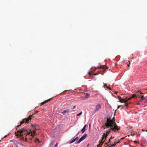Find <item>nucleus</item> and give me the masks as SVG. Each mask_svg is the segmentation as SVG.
<instances>
[{"mask_svg":"<svg viewBox=\"0 0 147 147\" xmlns=\"http://www.w3.org/2000/svg\"><path fill=\"white\" fill-rule=\"evenodd\" d=\"M37 130V129L36 127V125L34 124L32 125L30 129L29 130H25L22 129L18 131L17 132H15V134L18 138H20L21 140H23L27 141L28 138L30 140L32 139L34 135L36 134V131Z\"/></svg>","mask_w":147,"mask_h":147,"instance_id":"nucleus-1","label":"nucleus"},{"mask_svg":"<svg viewBox=\"0 0 147 147\" xmlns=\"http://www.w3.org/2000/svg\"><path fill=\"white\" fill-rule=\"evenodd\" d=\"M115 121V119L114 118L112 119L107 118V122L105 124V126H104V129L110 128L109 130L111 131L112 129L114 131L119 130L120 129L116 124Z\"/></svg>","mask_w":147,"mask_h":147,"instance_id":"nucleus-2","label":"nucleus"},{"mask_svg":"<svg viewBox=\"0 0 147 147\" xmlns=\"http://www.w3.org/2000/svg\"><path fill=\"white\" fill-rule=\"evenodd\" d=\"M137 96L134 94H133L131 97L127 99L125 98H122L121 97L119 96H118V99L119 100V102L121 103H125V106L127 107L128 105V104L126 103L128 100H130L131 98L134 97H136Z\"/></svg>","mask_w":147,"mask_h":147,"instance_id":"nucleus-3","label":"nucleus"},{"mask_svg":"<svg viewBox=\"0 0 147 147\" xmlns=\"http://www.w3.org/2000/svg\"><path fill=\"white\" fill-rule=\"evenodd\" d=\"M109 131H107L106 132V134L105 133L103 134L102 135V140L100 142L99 144L98 145H97V147H101V146L103 144V142H104L105 140L106 137L109 134Z\"/></svg>","mask_w":147,"mask_h":147,"instance_id":"nucleus-4","label":"nucleus"},{"mask_svg":"<svg viewBox=\"0 0 147 147\" xmlns=\"http://www.w3.org/2000/svg\"><path fill=\"white\" fill-rule=\"evenodd\" d=\"M94 70H92L91 71H90L89 72V75H92V74H93L94 73V72L95 71V70L97 69L102 68L103 69H107L108 68V67L107 66L105 65H102L97 66L96 67H94Z\"/></svg>","mask_w":147,"mask_h":147,"instance_id":"nucleus-5","label":"nucleus"},{"mask_svg":"<svg viewBox=\"0 0 147 147\" xmlns=\"http://www.w3.org/2000/svg\"><path fill=\"white\" fill-rule=\"evenodd\" d=\"M32 115H30L29 117H28L27 118H25L23 119V121L21 122L20 123V125L22 124V123H28L29 121L31 120L32 119Z\"/></svg>","mask_w":147,"mask_h":147,"instance_id":"nucleus-6","label":"nucleus"},{"mask_svg":"<svg viewBox=\"0 0 147 147\" xmlns=\"http://www.w3.org/2000/svg\"><path fill=\"white\" fill-rule=\"evenodd\" d=\"M101 106L100 104H97L95 107L94 110V112H96L98 111L99 110L101 109Z\"/></svg>","mask_w":147,"mask_h":147,"instance_id":"nucleus-7","label":"nucleus"},{"mask_svg":"<svg viewBox=\"0 0 147 147\" xmlns=\"http://www.w3.org/2000/svg\"><path fill=\"white\" fill-rule=\"evenodd\" d=\"M87 135L86 134L82 136L78 142L77 143L78 144L80 143L84 139L87 137Z\"/></svg>","mask_w":147,"mask_h":147,"instance_id":"nucleus-8","label":"nucleus"},{"mask_svg":"<svg viewBox=\"0 0 147 147\" xmlns=\"http://www.w3.org/2000/svg\"><path fill=\"white\" fill-rule=\"evenodd\" d=\"M86 125H85L83 127V128L81 130V131L82 133H84L86 130Z\"/></svg>","mask_w":147,"mask_h":147,"instance_id":"nucleus-9","label":"nucleus"},{"mask_svg":"<svg viewBox=\"0 0 147 147\" xmlns=\"http://www.w3.org/2000/svg\"><path fill=\"white\" fill-rule=\"evenodd\" d=\"M85 96V98H88L90 96V94L88 93H84Z\"/></svg>","mask_w":147,"mask_h":147,"instance_id":"nucleus-10","label":"nucleus"},{"mask_svg":"<svg viewBox=\"0 0 147 147\" xmlns=\"http://www.w3.org/2000/svg\"><path fill=\"white\" fill-rule=\"evenodd\" d=\"M68 112H69V111L68 110H67V111L64 110V111H63V112H62V113L63 114V115H64L65 114V113H67V112L68 114Z\"/></svg>","mask_w":147,"mask_h":147,"instance_id":"nucleus-11","label":"nucleus"},{"mask_svg":"<svg viewBox=\"0 0 147 147\" xmlns=\"http://www.w3.org/2000/svg\"><path fill=\"white\" fill-rule=\"evenodd\" d=\"M78 138V137H77L76 138H75V139H74L73 140L71 141V142L70 143L71 144V143H72L74 142Z\"/></svg>","mask_w":147,"mask_h":147,"instance_id":"nucleus-12","label":"nucleus"},{"mask_svg":"<svg viewBox=\"0 0 147 147\" xmlns=\"http://www.w3.org/2000/svg\"><path fill=\"white\" fill-rule=\"evenodd\" d=\"M46 100V101H45V102H42V103H41V104H40V105L41 106L42 105H44V104H45V103H46L47 102H48V100Z\"/></svg>","mask_w":147,"mask_h":147,"instance_id":"nucleus-13","label":"nucleus"},{"mask_svg":"<svg viewBox=\"0 0 147 147\" xmlns=\"http://www.w3.org/2000/svg\"><path fill=\"white\" fill-rule=\"evenodd\" d=\"M116 144H114H114H113V145H111V146H109V147H114V146H115Z\"/></svg>","mask_w":147,"mask_h":147,"instance_id":"nucleus-14","label":"nucleus"},{"mask_svg":"<svg viewBox=\"0 0 147 147\" xmlns=\"http://www.w3.org/2000/svg\"><path fill=\"white\" fill-rule=\"evenodd\" d=\"M82 113V112H81L80 113H79L77 114V115L78 116H79L81 115Z\"/></svg>","mask_w":147,"mask_h":147,"instance_id":"nucleus-15","label":"nucleus"},{"mask_svg":"<svg viewBox=\"0 0 147 147\" xmlns=\"http://www.w3.org/2000/svg\"><path fill=\"white\" fill-rule=\"evenodd\" d=\"M35 142H39V140H38V138H36L35 139Z\"/></svg>","mask_w":147,"mask_h":147,"instance_id":"nucleus-16","label":"nucleus"},{"mask_svg":"<svg viewBox=\"0 0 147 147\" xmlns=\"http://www.w3.org/2000/svg\"><path fill=\"white\" fill-rule=\"evenodd\" d=\"M119 140H118V141L117 142V141L115 142H114V144H116L117 143H119Z\"/></svg>","mask_w":147,"mask_h":147,"instance_id":"nucleus-17","label":"nucleus"},{"mask_svg":"<svg viewBox=\"0 0 147 147\" xmlns=\"http://www.w3.org/2000/svg\"><path fill=\"white\" fill-rule=\"evenodd\" d=\"M119 140H118V141L117 142V141L115 142H114V144H116L117 143H119Z\"/></svg>","mask_w":147,"mask_h":147,"instance_id":"nucleus-18","label":"nucleus"},{"mask_svg":"<svg viewBox=\"0 0 147 147\" xmlns=\"http://www.w3.org/2000/svg\"><path fill=\"white\" fill-rule=\"evenodd\" d=\"M103 86L105 88H106L107 87V84H104Z\"/></svg>","mask_w":147,"mask_h":147,"instance_id":"nucleus-19","label":"nucleus"},{"mask_svg":"<svg viewBox=\"0 0 147 147\" xmlns=\"http://www.w3.org/2000/svg\"><path fill=\"white\" fill-rule=\"evenodd\" d=\"M107 89H108L109 90H111V88L109 87H108V86H107V87H106Z\"/></svg>","mask_w":147,"mask_h":147,"instance_id":"nucleus-20","label":"nucleus"},{"mask_svg":"<svg viewBox=\"0 0 147 147\" xmlns=\"http://www.w3.org/2000/svg\"><path fill=\"white\" fill-rule=\"evenodd\" d=\"M58 144V143H57L55 145V147H57V146Z\"/></svg>","mask_w":147,"mask_h":147,"instance_id":"nucleus-21","label":"nucleus"},{"mask_svg":"<svg viewBox=\"0 0 147 147\" xmlns=\"http://www.w3.org/2000/svg\"><path fill=\"white\" fill-rule=\"evenodd\" d=\"M98 74H99V73H98L97 74L96 73V74H94L93 75H98Z\"/></svg>","mask_w":147,"mask_h":147,"instance_id":"nucleus-22","label":"nucleus"},{"mask_svg":"<svg viewBox=\"0 0 147 147\" xmlns=\"http://www.w3.org/2000/svg\"><path fill=\"white\" fill-rule=\"evenodd\" d=\"M38 112V111H35V112H34V113H35V114H36V113H37Z\"/></svg>","mask_w":147,"mask_h":147,"instance_id":"nucleus-23","label":"nucleus"},{"mask_svg":"<svg viewBox=\"0 0 147 147\" xmlns=\"http://www.w3.org/2000/svg\"><path fill=\"white\" fill-rule=\"evenodd\" d=\"M121 106H120V105L118 106L117 109L121 107Z\"/></svg>","mask_w":147,"mask_h":147,"instance_id":"nucleus-24","label":"nucleus"},{"mask_svg":"<svg viewBox=\"0 0 147 147\" xmlns=\"http://www.w3.org/2000/svg\"><path fill=\"white\" fill-rule=\"evenodd\" d=\"M76 106H74V107H73V109H75L76 108Z\"/></svg>","mask_w":147,"mask_h":147,"instance_id":"nucleus-25","label":"nucleus"},{"mask_svg":"<svg viewBox=\"0 0 147 147\" xmlns=\"http://www.w3.org/2000/svg\"><path fill=\"white\" fill-rule=\"evenodd\" d=\"M89 144H88V145H87V147H89Z\"/></svg>","mask_w":147,"mask_h":147,"instance_id":"nucleus-26","label":"nucleus"},{"mask_svg":"<svg viewBox=\"0 0 147 147\" xmlns=\"http://www.w3.org/2000/svg\"><path fill=\"white\" fill-rule=\"evenodd\" d=\"M112 138H113L112 137V136H111V137L110 138V139H109V141H110V139H112Z\"/></svg>","mask_w":147,"mask_h":147,"instance_id":"nucleus-27","label":"nucleus"},{"mask_svg":"<svg viewBox=\"0 0 147 147\" xmlns=\"http://www.w3.org/2000/svg\"><path fill=\"white\" fill-rule=\"evenodd\" d=\"M143 97H144L143 96H142V98H143Z\"/></svg>","mask_w":147,"mask_h":147,"instance_id":"nucleus-28","label":"nucleus"},{"mask_svg":"<svg viewBox=\"0 0 147 147\" xmlns=\"http://www.w3.org/2000/svg\"><path fill=\"white\" fill-rule=\"evenodd\" d=\"M142 130L143 131H144V130H143V129H142Z\"/></svg>","mask_w":147,"mask_h":147,"instance_id":"nucleus-29","label":"nucleus"},{"mask_svg":"<svg viewBox=\"0 0 147 147\" xmlns=\"http://www.w3.org/2000/svg\"><path fill=\"white\" fill-rule=\"evenodd\" d=\"M80 92V90H79V91H77V92Z\"/></svg>","mask_w":147,"mask_h":147,"instance_id":"nucleus-30","label":"nucleus"},{"mask_svg":"<svg viewBox=\"0 0 147 147\" xmlns=\"http://www.w3.org/2000/svg\"><path fill=\"white\" fill-rule=\"evenodd\" d=\"M79 134V133H78L77 134V136L78 135V134Z\"/></svg>","mask_w":147,"mask_h":147,"instance_id":"nucleus-31","label":"nucleus"},{"mask_svg":"<svg viewBox=\"0 0 147 147\" xmlns=\"http://www.w3.org/2000/svg\"><path fill=\"white\" fill-rule=\"evenodd\" d=\"M127 66H128V67L129 66V65H127Z\"/></svg>","mask_w":147,"mask_h":147,"instance_id":"nucleus-32","label":"nucleus"},{"mask_svg":"<svg viewBox=\"0 0 147 147\" xmlns=\"http://www.w3.org/2000/svg\"><path fill=\"white\" fill-rule=\"evenodd\" d=\"M66 91H67L66 90H65V91H64V92H66Z\"/></svg>","mask_w":147,"mask_h":147,"instance_id":"nucleus-33","label":"nucleus"},{"mask_svg":"<svg viewBox=\"0 0 147 147\" xmlns=\"http://www.w3.org/2000/svg\"><path fill=\"white\" fill-rule=\"evenodd\" d=\"M145 131H146L147 132V130H146Z\"/></svg>","mask_w":147,"mask_h":147,"instance_id":"nucleus-34","label":"nucleus"},{"mask_svg":"<svg viewBox=\"0 0 147 147\" xmlns=\"http://www.w3.org/2000/svg\"><path fill=\"white\" fill-rule=\"evenodd\" d=\"M140 93H141V94H142V93H141V92H140ZM142 94H143V93H142Z\"/></svg>","mask_w":147,"mask_h":147,"instance_id":"nucleus-35","label":"nucleus"}]
</instances>
